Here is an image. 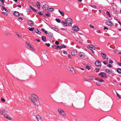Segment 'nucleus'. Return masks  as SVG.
I'll list each match as a JSON object with an SVG mask.
<instances>
[{
  "instance_id": "f257e3e1",
  "label": "nucleus",
  "mask_w": 121,
  "mask_h": 121,
  "mask_svg": "<svg viewBox=\"0 0 121 121\" xmlns=\"http://www.w3.org/2000/svg\"><path fill=\"white\" fill-rule=\"evenodd\" d=\"M29 99L32 102L39 99L38 96L34 94H32L31 95V98L30 97Z\"/></svg>"
},
{
  "instance_id": "f03ea898",
  "label": "nucleus",
  "mask_w": 121,
  "mask_h": 121,
  "mask_svg": "<svg viewBox=\"0 0 121 121\" xmlns=\"http://www.w3.org/2000/svg\"><path fill=\"white\" fill-rule=\"evenodd\" d=\"M99 76L102 78H106L107 76L105 73L104 72H101L99 74Z\"/></svg>"
},
{
  "instance_id": "7ed1b4c3",
  "label": "nucleus",
  "mask_w": 121,
  "mask_h": 121,
  "mask_svg": "<svg viewBox=\"0 0 121 121\" xmlns=\"http://www.w3.org/2000/svg\"><path fill=\"white\" fill-rule=\"evenodd\" d=\"M106 23L108 25L110 26H112L113 25L112 22L109 20H107L106 22Z\"/></svg>"
},
{
  "instance_id": "20e7f679",
  "label": "nucleus",
  "mask_w": 121,
  "mask_h": 121,
  "mask_svg": "<svg viewBox=\"0 0 121 121\" xmlns=\"http://www.w3.org/2000/svg\"><path fill=\"white\" fill-rule=\"evenodd\" d=\"M36 106H38L40 105V103L39 102V99L37 100H35L32 102Z\"/></svg>"
},
{
  "instance_id": "39448f33",
  "label": "nucleus",
  "mask_w": 121,
  "mask_h": 121,
  "mask_svg": "<svg viewBox=\"0 0 121 121\" xmlns=\"http://www.w3.org/2000/svg\"><path fill=\"white\" fill-rule=\"evenodd\" d=\"M66 21L67 23H69L70 25H71V24L72 22V19L71 18H69L67 19Z\"/></svg>"
},
{
  "instance_id": "423d86ee",
  "label": "nucleus",
  "mask_w": 121,
  "mask_h": 121,
  "mask_svg": "<svg viewBox=\"0 0 121 121\" xmlns=\"http://www.w3.org/2000/svg\"><path fill=\"white\" fill-rule=\"evenodd\" d=\"M95 65L97 66H99L101 65V63L99 60L95 61Z\"/></svg>"
},
{
  "instance_id": "0eeeda50",
  "label": "nucleus",
  "mask_w": 121,
  "mask_h": 121,
  "mask_svg": "<svg viewBox=\"0 0 121 121\" xmlns=\"http://www.w3.org/2000/svg\"><path fill=\"white\" fill-rule=\"evenodd\" d=\"M48 8V5L47 4L44 5L43 6V9L46 10H47Z\"/></svg>"
},
{
  "instance_id": "6e6552de",
  "label": "nucleus",
  "mask_w": 121,
  "mask_h": 121,
  "mask_svg": "<svg viewBox=\"0 0 121 121\" xmlns=\"http://www.w3.org/2000/svg\"><path fill=\"white\" fill-rule=\"evenodd\" d=\"M7 112L5 110H3L0 111V114H1L2 115H3L4 114H7Z\"/></svg>"
},
{
  "instance_id": "1a4fd4ad",
  "label": "nucleus",
  "mask_w": 121,
  "mask_h": 121,
  "mask_svg": "<svg viewBox=\"0 0 121 121\" xmlns=\"http://www.w3.org/2000/svg\"><path fill=\"white\" fill-rule=\"evenodd\" d=\"M13 14L15 16L19 17L20 16V14L19 12L15 11L13 13Z\"/></svg>"
},
{
  "instance_id": "9d476101",
  "label": "nucleus",
  "mask_w": 121,
  "mask_h": 121,
  "mask_svg": "<svg viewBox=\"0 0 121 121\" xmlns=\"http://www.w3.org/2000/svg\"><path fill=\"white\" fill-rule=\"evenodd\" d=\"M58 111L60 114H61L62 113H63L64 114L65 113V112L63 110L60 108L58 109Z\"/></svg>"
},
{
  "instance_id": "9b49d317",
  "label": "nucleus",
  "mask_w": 121,
  "mask_h": 121,
  "mask_svg": "<svg viewBox=\"0 0 121 121\" xmlns=\"http://www.w3.org/2000/svg\"><path fill=\"white\" fill-rule=\"evenodd\" d=\"M95 47L92 45H90L88 48V49H90L91 50H92V49H95Z\"/></svg>"
},
{
  "instance_id": "f8f14e48",
  "label": "nucleus",
  "mask_w": 121,
  "mask_h": 121,
  "mask_svg": "<svg viewBox=\"0 0 121 121\" xmlns=\"http://www.w3.org/2000/svg\"><path fill=\"white\" fill-rule=\"evenodd\" d=\"M29 25L30 26H32L34 25V22L31 20H30L28 22Z\"/></svg>"
},
{
  "instance_id": "ddd939ff",
  "label": "nucleus",
  "mask_w": 121,
  "mask_h": 121,
  "mask_svg": "<svg viewBox=\"0 0 121 121\" xmlns=\"http://www.w3.org/2000/svg\"><path fill=\"white\" fill-rule=\"evenodd\" d=\"M69 67L70 68V70L72 72L73 74H74L75 73V70L74 68L72 67L71 66H70Z\"/></svg>"
},
{
  "instance_id": "4468645a",
  "label": "nucleus",
  "mask_w": 121,
  "mask_h": 121,
  "mask_svg": "<svg viewBox=\"0 0 121 121\" xmlns=\"http://www.w3.org/2000/svg\"><path fill=\"white\" fill-rule=\"evenodd\" d=\"M105 72L108 73L110 74L112 73V70H110L108 69H106L105 70Z\"/></svg>"
},
{
  "instance_id": "2eb2a0df",
  "label": "nucleus",
  "mask_w": 121,
  "mask_h": 121,
  "mask_svg": "<svg viewBox=\"0 0 121 121\" xmlns=\"http://www.w3.org/2000/svg\"><path fill=\"white\" fill-rule=\"evenodd\" d=\"M36 117L38 121H42L40 116L39 115H36Z\"/></svg>"
},
{
  "instance_id": "dca6fc26",
  "label": "nucleus",
  "mask_w": 121,
  "mask_h": 121,
  "mask_svg": "<svg viewBox=\"0 0 121 121\" xmlns=\"http://www.w3.org/2000/svg\"><path fill=\"white\" fill-rule=\"evenodd\" d=\"M73 28L74 30L76 31H78L79 29L78 27L77 26L73 27Z\"/></svg>"
},
{
  "instance_id": "f3484780",
  "label": "nucleus",
  "mask_w": 121,
  "mask_h": 121,
  "mask_svg": "<svg viewBox=\"0 0 121 121\" xmlns=\"http://www.w3.org/2000/svg\"><path fill=\"white\" fill-rule=\"evenodd\" d=\"M4 117L9 120H10L11 119V118L7 114H5L4 116Z\"/></svg>"
},
{
  "instance_id": "a211bd4d",
  "label": "nucleus",
  "mask_w": 121,
  "mask_h": 121,
  "mask_svg": "<svg viewBox=\"0 0 121 121\" xmlns=\"http://www.w3.org/2000/svg\"><path fill=\"white\" fill-rule=\"evenodd\" d=\"M48 36L51 38H53V33L51 32H49L48 33Z\"/></svg>"
},
{
  "instance_id": "6ab92c4d",
  "label": "nucleus",
  "mask_w": 121,
  "mask_h": 121,
  "mask_svg": "<svg viewBox=\"0 0 121 121\" xmlns=\"http://www.w3.org/2000/svg\"><path fill=\"white\" fill-rule=\"evenodd\" d=\"M36 4L37 7L39 9H40V3L38 1L37 2Z\"/></svg>"
},
{
  "instance_id": "aec40b11",
  "label": "nucleus",
  "mask_w": 121,
  "mask_h": 121,
  "mask_svg": "<svg viewBox=\"0 0 121 121\" xmlns=\"http://www.w3.org/2000/svg\"><path fill=\"white\" fill-rule=\"evenodd\" d=\"M101 55L102 56V57L104 59H105V57L106 56V55L105 54L101 53Z\"/></svg>"
},
{
  "instance_id": "412c9836",
  "label": "nucleus",
  "mask_w": 121,
  "mask_h": 121,
  "mask_svg": "<svg viewBox=\"0 0 121 121\" xmlns=\"http://www.w3.org/2000/svg\"><path fill=\"white\" fill-rule=\"evenodd\" d=\"M84 53L82 52H81L79 54V56L81 57H84V55H83Z\"/></svg>"
},
{
  "instance_id": "4be33fe9",
  "label": "nucleus",
  "mask_w": 121,
  "mask_h": 121,
  "mask_svg": "<svg viewBox=\"0 0 121 121\" xmlns=\"http://www.w3.org/2000/svg\"><path fill=\"white\" fill-rule=\"evenodd\" d=\"M35 31L36 33L39 34H40L41 33V32L39 31L38 29L37 28H36L35 30Z\"/></svg>"
},
{
  "instance_id": "5701e85b",
  "label": "nucleus",
  "mask_w": 121,
  "mask_h": 121,
  "mask_svg": "<svg viewBox=\"0 0 121 121\" xmlns=\"http://www.w3.org/2000/svg\"><path fill=\"white\" fill-rule=\"evenodd\" d=\"M117 72L119 73H121V68H118L117 69Z\"/></svg>"
},
{
  "instance_id": "b1692460",
  "label": "nucleus",
  "mask_w": 121,
  "mask_h": 121,
  "mask_svg": "<svg viewBox=\"0 0 121 121\" xmlns=\"http://www.w3.org/2000/svg\"><path fill=\"white\" fill-rule=\"evenodd\" d=\"M62 23L65 26H67V23L66 22V21L65 22L62 21Z\"/></svg>"
},
{
  "instance_id": "393cba45",
  "label": "nucleus",
  "mask_w": 121,
  "mask_h": 121,
  "mask_svg": "<svg viewBox=\"0 0 121 121\" xmlns=\"http://www.w3.org/2000/svg\"><path fill=\"white\" fill-rule=\"evenodd\" d=\"M58 11L59 12V13H60L61 15L63 16H64V12L63 11H61L60 10H59Z\"/></svg>"
},
{
  "instance_id": "a878e982",
  "label": "nucleus",
  "mask_w": 121,
  "mask_h": 121,
  "mask_svg": "<svg viewBox=\"0 0 121 121\" xmlns=\"http://www.w3.org/2000/svg\"><path fill=\"white\" fill-rule=\"evenodd\" d=\"M26 43L27 45V46L29 47V48H31V46L30 45V43H28L27 41H26Z\"/></svg>"
},
{
  "instance_id": "bb28decb",
  "label": "nucleus",
  "mask_w": 121,
  "mask_h": 121,
  "mask_svg": "<svg viewBox=\"0 0 121 121\" xmlns=\"http://www.w3.org/2000/svg\"><path fill=\"white\" fill-rule=\"evenodd\" d=\"M30 7L31 8L33 11L37 12V10L35 9V8L32 7L31 5H29Z\"/></svg>"
},
{
  "instance_id": "cd10ccee",
  "label": "nucleus",
  "mask_w": 121,
  "mask_h": 121,
  "mask_svg": "<svg viewBox=\"0 0 121 121\" xmlns=\"http://www.w3.org/2000/svg\"><path fill=\"white\" fill-rule=\"evenodd\" d=\"M42 40L44 42L46 40V37L44 36H42Z\"/></svg>"
},
{
  "instance_id": "c85d7f7f",
  "label": "nucleus",
  "mask_w": 121,
  "mask_h": 121,
  "mask_svg": "<svg viewBox=\"0 0 121 121\" xmlns=\"http://www.w3.org/2000/svg\"><path fill=\"white\" fill-rule=\"evenodd\" d=\"M41 30L43 32H44L46 34H48V32L47 31H46L44 30V29L43 28H42L41 29Z\"/></svg>"
},
{
  "instance_id": "c756f323",
  "label": "nucleus",
  "mask_w": 121,
  "mask_h": 121,
  "mask_svg": "<svg viewBox=\"0 0 121 121\" xmlns=\"http://www.w3.org/2000/svg\"><path fill=\"white\" fill-rule=\"evenodd\" d=\"M95 80L97 81H98L100 82H104V80H103L102 79H101L99 80L98 79H97L96 78H95Z\"/></svg>"
},
{
  "instance_id": "7c9ffc66",
  "label": "nucleus",
  "mask_w": 121,
  "mask_h": 121,
  "mask_svg": "<svg viewBox=\"0 0 121 121\" xmlns=\"http://www.w3.org/2000/svg\"><path fill=\"white\" fill-rule=\"evenodd\" d=\"M34 27L31 28L29 27L28 28V29L30 31H32L34 30Z\"/></svg>"
},
{
  "instance_id": "2f4dec72",
  "label": "nucleus",
  "mask_w": 121,
  "mask_h": 121,
  "mask_svg": "<svg viewBox=\"0 0 121 121\" xmlns=\"http://www.w3.org/2000/svg\"><path fill=\"white\" fill-rule=\"evenodd\" d=\"M106 14H107L108 15L109 17H111V16L110 15L109 12L108 11H106Z\"/></svg>"
},
{
  "instance_id": "473e14b6",
  "label": "nucleus",
  "mask_w": 121,
  "mask_h": 121,
  "mask_svg": "<svg viewBox=\"0 0 121 121\" xmlns=\"http://www.w3.org/2000/svg\"><path fill=\"white\" fill-rule=\"evenodd\" d=\"M56 21L58 23H60L61 22V21L59 19L56 18Z\"/></svg>"
},
{
  "instance_id": "72a5a7b5",
  "label": "nucleus",
  "mask_w": 121,
  "mask_h": 121,
  "mask_svg": "<svg viewBox=\"0 0 121 121\" xmlns=\"http://www.w3.org/2000/svg\"><path fill=\"white\" fill-rule=\"evenodd\" d=\"M59 48L61 49V46H60L58 45L57 46V47L56 48V49H58Z\"/></svg>"
},
{
  "instance_id": "f704fd0d",
  "label": "nucleus",
  "mask_w": 121,
  "mask_h": 121,
  "mask_svg": "<svg viewBox=\"0 0 121 121\" xmlns=\"http://www.w3.org/2000/svg\"><path fill=\"white\" fill-rule=\"evenodd\" d=\"M49 9L50 10L49 11H54V9L52 8H49Z\"/></svg>"
},
{
  "instance_id": "c9c22d12",
  "label": "nucleus",
  "mask_w": 121,
  "mask_h": 121,
  "mask_svg": "<svg viewBox=\"0 0 121 121\" xmlns=\"http://www.w3.org/2000/svg\"><path fill=\"white\" fill-rule=\"evenodd\" d=\"M100 70V69L99 68H96L95 70V71L96 72H98Z\"/></svg>"
},
{
  "instance_id": "e433bc0d",
  "label": "nucleus",
  "mask_w": 121,
  "mask_h": 121,
  "mask_svg": "<svg viewBox=\"0 0 121 121\" xmlns=\"http://www.w3.org/2000/svg\"><path fill=\"white\" fill-rule=\"evenodd\" d=\"M17 35L19 37L20 39H21L22 38V37L21 35H20L18 34H17Z\"/></svg>"
},
{
  "instance_id": "4c0bfd02",
  "label": "nucleus",
  "mask_w": 121,
  "mask_h": 121,
  "mask_svg": "<svg viewBox=\"0 0 121 121\" xmlns=\"http://www.w3.org/2000/svg\"><path fill=\"white\" fill-rule=\"evenodd\" d=\"M61 45H62V46H61V48H66V46L65 45H64V44L62 45V44Z\"/></svg>"
},
{
  "instance_id": "58836bf2",
  "label": "nucleus",
  "mask_w": 121,
  "mask_h": 121,
  "mask_svg": "<svg viewBox=\"0 0 121 121\" xmlns=\"http://www.w3.org/2000/svg\"><path fill=\"white\" fill-rule=\"evenodd\" d=\"M4 15L7 16L8 15V14L5 12L2 11L1 12Z\"/></svg>"
},
{
  "instance_id": "ea45409f",
  "label": "nucleus",
  "mask_w": 121,
  "mask_h": 121,
  "mask_svg": "<svg viewBox=\"0 0 121 121\" xmlns=\"http://www.w3.org/2000/svg\"><path fill=\"white\" fill-rule=\"evenodd\" d=\"M52 29L53 30H55L56 31H57L58 30V29L57 28H56L55 27H53L52 28Z\"/></svg>"
},
{
  "instance_id": "a19ab883",
  "label": "nucleus",
  "mask_w": 121,
  "mask_h": 121,
  "mask_svg": "<svg viewBox=\"0 0 121 121\" xmlns=\"http://www.w3.org/2000/svg\"><path fill=\"white\" fill-rule=\"evenodd\" d=\"M117 96L120 99H121V96L117 93H116Z\"/></svg>"
},
{
  "instance_id": "79ce46f5",
  "label": "nucleus",
  "mask_w": 121,
  "mask_h": 121,
  "mask_svg": "<svg viewBox=\"0 0 121 121\" xmlns=\"http://www.w3.org/2000/svg\"><path fill=\"white\" fill-rule=\"evenodd\" d=\"M1 100L3 102H5V100L3 98H1Z\"/></svg>"
},
{
  "instance_id": "37998d69",
  "label": "nucleus",
  "mask_w": 121,
  "mask_h": 121,
  "mask_svg": "<svg viewBox=\"0 0 121 121\" xmlns=\"http://www.w3.org/2000/svg\"><path fill=\"white\" fill-rule=\"evenodd\" d=\"M45 45L48 47H49L50 46V44L49 43H46L45 44Z\"/></svg>"
},
{
  "instance_id": "c03bdc74",
  "label": "nucleus",
  "mask_w": 121,
  "mask_h": 121,
  "mask_svg": "<svg viewBox=\"0 0 121 121\" xmlns=\"http://www.w3.org/2000/svg\"><path fill=\"white\" fill-rule=\"evenodd\" d=\"M86 69H87L88 70H89L90 69V67L89 66H86Z\"/></svg>"
},
{
  "instance_id": "a18cd8bd",
  "label": "nucleus",
  "mask_w": 121,
  "mask_h": 121,
  "mask_svg": "<svg viewBox=\"0 0 121 121\" xmlns=\"http://www.w3.org/2000/svg\"><path fill=\"white\" fill-rule=\"evenodd\" d=\"M90 6L91 7H92L93 8H96V6H95V5H93L92 6L91 5Z\"/></svg>"
},
{
  "instance_id": "49530a36",
  "label": "nucleus",
  "mask_w": 121,
  "mask_h": 121,
  "mask_svg": "<svg viewBox=\"0 0 121 121\" xmlns=\"http://www.w3.org/2000/svg\"><path fill=\"white\" fill-rule=\"evenodd\" d=\"M26 11L27 12H30V9H29L27 8L26 9Z\"/></svg>"
},
{
  "instance_id": "de8ad7c7",
  "label": "nucleus",
  "mask_w": 121,
  "mask_h": 121,
  "mask_svg": "<svg viewBox=\"0 0 121 121\" xmlns=\"http://www.w3.org/2000/svg\"><path fill=\"white\" fill-rule=\"evenodd\" d=\"M96 84L97 85H98V86H100V84L99 83V82H96Z\"/></svg>"
},
{
  "instance_id": "09e8293b",
  "label": "nucleus",
  "mask_w": 121,
  "mask_h": 121,
  "mask_svg": "<svg viewBox=\"0 0 121 121\" xmlns=\"http://www.w3.org/2000/svg\"><path fill=\"white\" fill-rule=\"evenodd\" d=\"M3 9H4L7 12H8L9 11L7 9L5 8L4 7L3 8Z\"/></svg>"
},
{
  "instance_id": "8fccbe9b",
  "label": "nucleus",
  "mask_w": 121,
  "mask_h": 121,
  "mask_svg": "<svg viewBox=\"0 0 121 121\" xmlns=\"http://www.w3.org/2000/svg\"><path fill=\"white\" fill-rule=\"evenodd\" d=\"M31 48V49L32 50H35V48L33 47H31V48Z\"/></svg>"
},
{
  "instance_id": "3c124183",
  "label": "nucleus",
  "mask_w": 121,
  "mask_h": 121,
  "mask_svg": "<svg viewBox=\"0 0 121 121\" xmlns=\"http://www.w3.org/2000/svg\"><path fill=\"white\" fill-rule=\"evenodd\" d=\"M55 43L56 44L58 45L59 44V43L58 41H56L55 42Z\"/></svg>"
},
{
  "instance_id": "603ef678",
  "label": "nucleus",
  "mask_w": 121,
  "mask_h": 121,
  "mask_svg": "<svg viewBox=\"0 0 121 121\" xmlns=\"http://www.w3.org/2000/svg\"><path fill=\"white\" fill-rule=\"evenodd\" d=\"M75 53L74 52H71V54L72 55H75Z\"/></svg>"
},
{
  "instance_id": "864d4df0",
  "label": "nucleus",
  "mask_w": 121,
  "mask_h": 121,
  "mask_svg": "<svg viewBox=\"0 0 121 121\" xmlns=\"http://www.w3.org/2000/svg\"><path fill=\"white\" fill-rule=\"evenodd\" d=\"M89 78L90 80H93L94 79L92 78L91 77H89Z\"/></svg>"
},
{
  "instance_id": "5fc2aeb1",
  "label": "nucleus",
  "mask_w": 121,
  "mask_h": 121,
  "mask_svg": "<svg viewBox=\"0 0 121 121\" xmlns=\"http://www.w3.org/2000/svg\"><path fill=\"white\" fill-rule=\"evenodd\" d=\"M107 66H109L110 67H112V66L111 64H109L108 65H107Z\"/></svg>"
},
{
  "instance_id": "6e6d98bb",
  "label": "nucleus",
  "mask_w": 121,
  "mask_h": 121,
  "mask_svg": "<svg viewBox=\"0 0 121 121\" xmlns=\"http://www.w3.org/2000/svg\"><path fill=\"white\" fill-rule=\"evenodd\" d=\"M38 13L39 15H43V14H42L41 13V12H39Z\"/></svg>"
},
{
  "instance_id": "4d7b16f0",
  "label": "nucleus",
  "mask_w": 121,
  "mask_h": 121,
  "mask_svg": "<svg viewBox=\"0 0 121 121\" xmlns=\"http://www.w3.org/2000/svg\"><path fill=\"white\" fill-rule=\"evenodd\" d=\"M113 61L111 60H110V61H109V63H113Z\"/></svg>"
},
{
  "instance_id": "13d9d810",
  "label": "nucleus",
  "mask_w": 121,
  "mask_h": 121,
  "mask_svg": "<svg viewBox=\"0 0 121 121\" xmlns=\"http://www.w3.org/2000/svg\"><path fill=\"white\" fill-rule=\"evenodd\" d=\"M117 64L119 66H121V63H120V62H118L117 63Z\"/></svg>"
},
{
  "instance_id": "bf43d9fd",
  "label": "nucleus",
  "mask_w": 121,
  "mask_h": 121,
  "mask_svg": "<svg viewBox=\"0 0 121 121\" xmlns=\"http://www.w3.org/2000/svg\"><path fill=\"white\" fill-rule=\"evenodd\" d=\"M1 2L3 4H4V0H0Z\"/></svg>"
},
{
  "instance_id": "052dcab7",
  "label": "nucleus",
  "mask_w": 121,
  "mask_h": 121,
  "mask_svg": "<svg viewBox=\"0 0 121 121\" xmlns=\"http://www.w3.org/2000/svg\"><path fill=\"white\" fill-rule=\"evenodd\" d=\"M63 53L64 54H67V52H66V51H64L63 52Z\"/></svg>"
},
{
  "instance_id": "680f3d73",
  "label": "nucleus",
  "mask_w": 121,
  "mask_h": 121,
  "mask_svg": "<svg viewBox=\"0 0 121 121\" xmlns=\"http://www.w3.org/2000/svg\"><path fill=\"white\" fill-rule=\"evenodd\" d=\"M68 57L70 59H71V55H68Z\"/></svg>"
},
{
  "instance_id": "e2e57ef3",
  "label": "nucleus",
  "mask_w": 121,
  "mask_h": 121,
  "mask_svg": "<svg viewBox=\"0 0 121 121\" xmlns=\"http://www.w3.org/2000/svg\"><path fill=\"white\" fill-rule=\"evenodd\" d=\"M116 9H113L114 12L115 13H116Z\"/></svg>"
},
{
  "instance_id": "0e129e2a",
  "label": "nucleus",
  "mask_w": 121,
  "mask_h": 121,
  "mask_svg": "<svg viewBox=\"0 0 121 121\" xmlns=\"http://www.w3.org/2000/svg\"><path fill=\"white\" fill-rule=\"evenodd\" d=\"M105 29H106L107 30H108V28L106 27H104V30H105Z\"/></svg>"
},
{
  "instance_id": "69168bd1",
  "label": "nucleus",
  "mask_w": 121,
  "mask_h": 121,
  "mask_svg": "<svg viewBox=\"0 0 121 121\" xmlns=\"http://www.w3.org/2000/svg\"><path fill=\"white\" fill-rule=\"evenodd\" d=\"M103 63L105 64V65H106L107 64H108V63H107V62H105V61H104L103 62Z\"/></svg>"
},
{
  "instance_id": "338daca9",
  "label": "nucleus",
  "mask_w": 121,
  "mask_h": 121,
  "mask_svg": "<svg viewBox=\"0 0 121 121\" xmlns=\"http://www.w3.org/2000/svg\"><path fill=\"white\" fill-rule=\"evenodd\" d=\"M45 15L47 17H48L49 16V14L48 13L45 14Z\"/></svg>"
},
{
  "instance_id": "774afa93",
  "label": "nucleus",
  "mask_w": 121,
  "mask_h": 121,
  "mask_svg": "<svg viewBox=\"0 0 121 121\" xmlns=\"http://www.w3.org/2000/svg\"><path fill=\"white\" fill-rule=\"evenodd\" d=\"M90 26L92 28H94L93 26H92L91 24H90Z\"/></svg>"
}]
</instances>
